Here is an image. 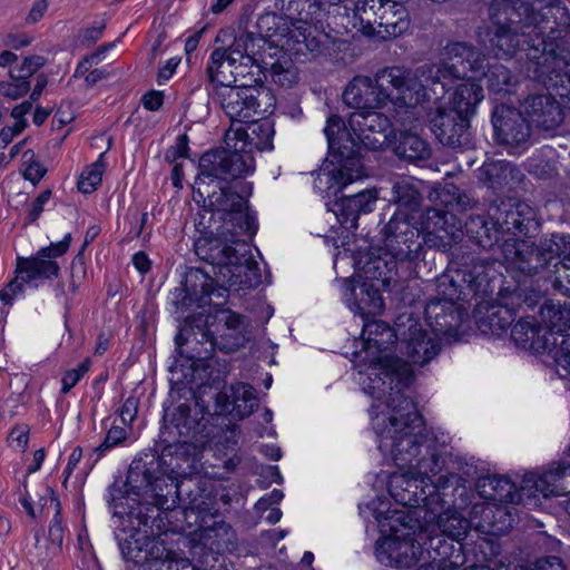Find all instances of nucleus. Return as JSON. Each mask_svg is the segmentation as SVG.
Wrapping results in <instances>:
<instances>
[{
	"label": "nucleus",
	"instance_id": "6e6552de",
	"mask_svg": "<svg viewBox=\"0 0 570 570\" xmlns=\"http://www.w3.org/2000/svg\"><path fill=\"white\" fill-rule=\"evenodd\" d=\"M487 57L476 48L464 42H453L444 47L441 53V62L430 67H421L412 70L419 73L420 80L426 86L429 82H441L445 87V80L484 73Z\"/></svg>",
	"mask_w": 570,
	"mask_h": 570
},
{
	"label": "nucleus",
	"instance_id": "f8f14e48",
	"mask_svg": "<svg viewBox=\"0 0 570 570\" xmlns=\"http://www.w3.org/2000/svg\"><path fill=\"white\" fill-rule=\"evenodd\" d=\"M476 490L480 497L488 502L473 505V520L480 514L489 527L494 524L493 518L495 512L500 514L504 513V510L498 507L499 504L524 503L522 485L517 490L515 485L505 476H482L478 480Z\"/></svg>",
	"mask_w": 570,
	"mask_h": 570
},
{
	"label": "nucleus",
	"instance_id": "5701e85b",
	"mask_svg": "<svg viewBox=\"0 0 570 570\" xmlns=\"http://www.w3.org/2000/svg\"><path fill=\"white\" fill-rule=\"evenodd\" d=\"M524 114L539 129H557L564 120L563 108L551 94L529 96L523 104Z\"/></svg>",
	"mask_w": 570,
	"mask_h": 570
},
{
	"label": "nucleus",
	"instance_id": "052dcab7",
	"mask_svg": "<svg viewBox=\"0 0 570 570\" xmlns=\"http://www.w3.org/2000/svg\"><path fill=\"white\" fill-rule=\"evenodd\" d=\"M51 197V190H43L31 204V207L28 213V218L30 222H35L39 218L43 210L45 204L49 202Z\"/></svg>",
	"mask_w": 570,
	"mask_h": 570
},
{
	"label": "nucleus",
	"instance_id": "473e14b6",
	"mask_svg": "<svg viewBox=\"0 0 570 570\" xmlns=\"http://www.w3.org/2000/svg\"><path fill=\"white\" fill-rule=\"evenodd\" d=\"M483 98V88L479 83L465 81L455 87L449 100V108L470 120Z\"/></svg>",
	"mask_w": 570,
	"mask_h": 570
},
{
	"label": "nucleus",
	"instance_id": "de8ad7c7",
	"mask_svg": "<svg viewBox=\"0 0 570 570\" xmlns=\"http://www.w3.org/2000/svg\"><path fill=\"white\" fill-rule=\"evenodd\" d=\"M513 167L503 160L483 164L480 168V179L491 187L501 186L512 175Z\"/></svg>",
	"mask_w": 570,
	"mask_h": 570
},
{
	"label": "nucleus",
	"instance_id": "cd10ccee",
	"mask_svg": "<svg viewBox=\"0 0 570 570\" xmlns=\"http://www.w3.org/2000/svg\"><path fill=\"white\" fill-rule=\"evenodd\" d=\"M237 57L229 47H219L213 50L207 65L209 80L220 86L222 89L234 87V75Z\"/></svg>",
	"mask_w": 570,
	"mask_h": 570
},
{
	"label": "nucleus",
	"instance_id": "b1692460",
	"mask_svg": "<svg viewBox=\"0 0 570 570\" xmlns=\"http://www.w3.org/2000/svg\"><path fill=\"white\" fill-rule=\"evenodd\" d=\"M216 404L219 413L233 414L238 419L247 417L257 405L255 390L245 383L225 386L217 393Z\"/></svg>",
	"mask_w": 570,
	"mask_h": 570
},
{
	"label": "nucleus",
	"instance_id": "09e8293b",
	"mask_svg": "<svg viewBox=\"0 0 570 570\" xmlns=\"http://www.w3.org/2000/svg\"><path fill=\"white\" fill-rule=\"evenodd\" d=\"M46 62L47 59L43 56H28L20 65L10 68L9 77L10 79L29 81L28 79L41 69Z\"/></svg>",
	"mask_w": 570,
	"mask_h": 570
},
{
	"label": "nucleus",
	"instance_id": "f257e3e1",
	"mask_svg": "<svg viewBox=\"0 0 570 570\" xmlns=\"http://www.w3.org/2000/svg\"><path fill=\"white\" fill-rule=\"evenodd\" d=\"M402 387L387 391V399L372 406L373 428L379 436V449L390 455L394 463L404 472L393 475L390 482V492L402 504L412 505L409 489L399 492L404 483L407 487L416 482L423 484L422 498L425 505H431L439 498L441 489L456 480V475H441L436 481L431 476L441 470L438 453V440L432 434H423V419L414 402L401 393Z\"/></svg>",
	"mask_w": 570,
	"mask_h": 570
},
{
	"label": "nucleus",
	"instance_id": "1a4fd4ad",
	"mask_svg": "<svg viewBox=\"0 0 570 570\" xmlns=\"http://www.w3.org/2000/svg\"><path fill=\"white\" fill-rule=\"evenodd\" d=\"M255 168L254 158L250 151L216 149L205 153L199 160V174L195 184L200 194L206 184V179L217 181H229L242 178Z\"/></svg>",
	"mask_w": 570,
	"mask_h": 570
},
{
	"label": "nucleus",
	"instance_id": "72a5a7b5",
	"mask_svg": "<svg viewBox=\"0 0 570 570\" xmlns=\"http://www.w3.org/2000/svg\"><path fill=\"white\" fill-rule=\"evenodd\" d=\"M540 315L548 327L544 334L549 341L567 336L566 333L570 332V304L548 302L541 307Z\"/></svg>",
	"mask_w": 570,
	"mask_h": 570
},
{
	"label": "nucleus",
	"instance_id": "f03ea898",
	"mask_svg": "<svg viewBox=\"0 0 570 570\" xmlns=\"http://www.w3.org/2000/svg\"><path fill=\"white\" fill-rule=\"evenodd\" d=\"M498 10L505 16V22L498 18L491 47L497 57H511L519 49L527 50V57L534 66L539 78L560 71L566 61L548 49V39H556L570 27V13L560 0H534L532 3L497 1Z\"/></svg>",
	"mask_w": 570,
	"mask_h": 570
},
{
	"label": "nucleus",
	"instance_id": "3c124183",
	"mask_svg": "<svg viewBox=\"0 0 570 570\" xmlns=\"http://www.w3.org/2000/svg\"><path fill=\"white\" fill-rule=\"evenodd\" d=\"M382 0H357L354 7V16L358 18L361 24L373 27L379 17Z\"/></svg>",
	"mask_w": 570,
	"mask_h": 570
},
{
	"label": "nucleus",
	"instance_id": "37998d69",
	"mask_svg": "<svg viewBox=\"0 0 570 570\" xmlns=\"http://www.w3.org/2000/svg\"><path fill=\"white\" fill-rule=\"evenodd\" d=\"M543 352L553 360L557 373L561 377L570 374V333L561 338L548 341V347Z\"/></svg>",
	"mask_w": 570,
	"mask_h": 570
},
{
	"label": "nucleus",
	"instance_id": "c756f323",
	"mask_svg": "<svg viewBox=\"0 0 570 570\" xmlns=\"http://www.w3.org/2000/svg\"><path fill=\"white\" fill-rule=\"evenodd\" d=\"M177 291L180 294L184 293L183 306H202L214 293V281L202 269H193L186 275L181 287Z\"/></svg>",
	"mask_w": 570,
	"mask_h": 570
},
{
	"label": "nucleus",
	"instance_id": "ddd939ff",
	"mask_svg": "<svg viewBox=\"0 0 570 570\" xmlns=\"http://www.w3.org/2000/svg\"><path fill=\"white\" fill-rule=\"evenodd\" d=\"M324 134L327 138L330 149L337 151L345 158L337 169L330 173L334 185L344 187L365 177L366 173L361 159L350 156L353 153L352 146L343 145L344 137H346V140L350 142L353 137L351 131H345V124L343 119L337 115L328 117Z\"/></svg>",
	"mask_w": 570,
	"mask_h": 570
},
{
	"label": "nucleus",
	"instance_id": "dca6fc26",
	"mask_svg": "<svg viewBox=\"0 0 570 570\" xmlns=\"http://www.w3.org/2000/svg\"><path fill=\"white\" fill-rule=\"evenodd\" d=\"M71 235L67 234L61 242L51 243L48 247L39 249L31 257H18L16 274L22 282L51 278L58 275L59 265L55 261L67 253Z\"/></svg>",
	"mask_w": 570,
	"mask_h": 570
},
{
	"label": "nucleus",
	"instance_id": "58836bf2",
	"mask_svg": "<svg viewBox=\"0 0 570 570\" xmlns=\"http://www.w3.org/2000/svg\"><path fill=\"white\" fill-rule=\"evenodd\" d=\"M537 248L543 253L541 263L547 259V264L541 269L551 265L552 261H556L554 264H558V266L570 263V236L552 235L549 239L542 240L540 247ZM537 264H540V262H537Z\"/></svg>",
	"mask_w": 570,
	"mask_h": 570
},
{
	"label": "nucleus",
	"instance_id": "49530a36",
	"mask_svg": "<svg viewBox=\"0 0 570 570\" xmlns=\"http://www.w3.org/2000/svg\"><path fill=\"white\" fill-rule=\"evenodd\" d=\"M268 59L267 70L269 71L271 78L275 83L283 87H292L298 80L297 68L288 59H277L272 61Z\"/></svg>",
	"mask_w": 570,
	"mask_h": 570
},
{
	"label": "nucleus",
	"instance_id": "39448f33",
	"mask_svg": "<svg viewBox=\"0 0 570 570\" xmlns=\"http://www.w3.org/2000/svg\"><path fill=\"white\" fill-rule=\"evenodd\" d=\"M426 99L419 73L402 67H386L374 79L355 76L342 94L343 102L354 109H380L391 102L397 108H415Z\"/></svg>",
	"mask_w": 570,
	"mask_h": 570
},
{
	"label": "nucleus",
	"instance_id": "ea45409f",
	"mask_svg": "<svg viewBox=\"0 0 570 570\" xmlns=\"http://www.w3.org/2000/svg\"><path fill=\"white\" fill-rule=\"evenodd\" d=\"M267 66L255 62L246 61L243 58L236 59L235 78L236 87H258L264 86L263 81L266 79Z\"/></svg>",
	"mask_w": 570,
	"mask_h": 570
},
{
	"label": "nucleus",
	"instance_id": "a18cd8bd",
	"mask_svg": "<svg viewBox=\"0 0 570 570\" xmlns=\"http://www.w3.org/2000/svg\"><path fill=\"white\" fill-rule=\"evenodd\" d=\"M248 144L259 151L273 149L274 127L268 120L255 122L245 132Z\"/></svg>",
	"mask_w": 570,
	"mask_h": 570
},
{
	"label": "nucleus",
	"instance_id": "79ce46f5",
	"mask_svg": "<svg viewBox=\"0 0 570 570\" xmlns=\"http://www.w3.org/2000/svg\"><path fill=\"white\" fill-rule=\"evenodd\" d=\"M46 492L47 494L40 500L42 501L40 512L53 513V519L49 527V540L51 544L60 548L63 540V528L60 518V503L53 495V492L50 488H47Z\"/></svg>",
	"mask_w": 570,
	"mask_h": 570
},
{
	"label": "nucleus",
	"instance_id": "c85d7f7f",
	"mask_svg": "<svg viewBox=\"0 0 570 570\" xmlns=\"http://www.w3.org/2000/svg\"><path fill=\"white\" fill-rule=\"evenodd\" d=\"M425 316L431 331L441 335L450 334L459 324L460 314L452 301H431L425 307Z\"/></svg>",
	"mask_w": 570,
	"mask_h": 570
},
{
	"label": "nucleus",
	"instance_id": "680f3d73",
	"mask_svg": "<svg viewBox=\"0 0 570 570\" xmlns=\"http://www.w3.org/2000/svg\"><path fill=\"white\" fill-rule=\"evenodd\" d=\"M24 128L26 124L22 121L14 122L13 126L3 127L0 131V148H6Z\"/></svg>",
	"mask_w": 570,
	"mask_h": 570
},
{
	"label": "nucleus",
	"instance_id": "9b49d317",
	"mask_svg": "<svg viewBox=\"0 0 570 570\" xmlns=\"http://www.w3.org/2000/svg\"><path fill=\"white\" fill-rule=\"evenodd\" d=\"M440 335L426 330L411 316L397 318V342L401 353L406 361L401 360L410 368V364L424 365L439 353L438 337Z\"/></svg>",
	"mask_w": 570,
	"mask_h": 570
},
{
	"label": "nucleus",
	"instance_id": "bf43d9fd",
	"mask_svg": "<svg viewBox=\"0 0 570 570\" xmlns=\"http://www.w3.org/2000/svg\"><path fill=\"white\" fill-rule=\"evenodd\" d=\"M23 283L21 281V277H18V274L16 275V278L13 281H11L6 287L0 293V299L4 303V304H11L14 296L17 294H20L22 293L23 291Z\"/></svg>",
	"mask_w": 570,
	"mask_h": 570
},
{
	"label": "nucleus",
	"instance_id": "864d4df0",
	"mask_svg": "<svg viewBox=\"0 0 570 570\" xmlns=\"http://www.w3.org/2000/svg\"><path fill=\"white\" fill-rule=\"evenodd\" d=\"M30 90V82L24 80L10 79L8 81H0V95L10 99L17 100L23 97Z\"/></svg>",
	"mask_w": 570,
	"mask_h": 570
},
{
	"label": "nucleus",
	"instance_id": "338daca9",
	"mask_svg": "<svg viewBox=\"0 0 570 570\" xmlns=\"http://www.w3.org/2000/svg\"><path fill=\"white\" fill-rule=\"evenodd\" d=\"M525 570H566L558 557H549L535 561Z\"/></svg>",
	"mask_w": 570,
	"mask_h": 570
},
{
	"label": "nucleus",
	"instance_id": "774afa93",
	"mask_svg": "<svg viewBox=\"0 0 570 570\" xmlns=\"http://www.w3.org/2000/svg\"><path fill=\"white\" fill-rule=\"evenodd\" d=\"M10 441L22 451L27 448L29 439V429L26 425L16 426L10 433Z\"/></svg>",
	"mask_w": 570,
	"mask_h": 570
},
{
	"label": "nucleus",
	"instance_id": "4d7b16f0",
	"mask_svg": "<svg viewBox=\"0 0 570 570\" xmlns=\"http://www.w3.org/2000/svg\"><path fill=\"white\" fill-rule=\"evenodd\" d=\"M89 370V361L86 360L75 370L66 372L62 377V393H68L83 376V374Z\"/></svg>",
	"mask_w": 570,
	"mask_h": 570
},
{
	"label": "nucleus",
	"instance_id": "423d86ee",
	"mask_svg": "<svg viewBox=\"0 0 570 570\" xmlns=\"http://www.w3.org/2000/svg\"><path fill=\"white\" fill-rule=\"evenodd\" d=\"M223 230L213 237H200L195 244L196 254L213 265L216 281L229 288H250L261 282L257 264L252 259L246 243L235 234L225 237Z\"/></svg>",
	"mask_w": 570,
	"mask_h": 570
},
{
	"label": "nucleus",
	"instance_id": "0e129e2a",
	"mask_svg": "<svg viewBox=\"0 0 570 570\" xmlns=\"http://www.w3.org/2000/svg\"><path fill=\"white\" fill-rule=\"evenodd\" d=\"M171 422L177 428H185L189 423L190 407L186 403L177 405L171 412Z\"/></svg>",
	"mask_w": 570,
	"mask_h": 570
},
{
	"label": "nucleus",
	"instance_id": "20e7f679",
	"mask_svg": "<svg viewBox=\"0 0 570 570\" xmlns=\"http://www.w3.org/2000/svg\"><path fill=\"white\" fill-rule=\"evenodd\" d=\"M416 217L402 210L394 213L383 229L386 254L397 261L411 259L421 248L420 234L428 246L442 250L462 237L461 226H456L454 216L444 210L430 208L420 223Z\"/></svg>",
	"mask_w": 570,
	"mask_h": 570
},
{
	"label": "nucleus",
	"instance_id": "6e6d98bb",
	"mask_svg": "<svg viewBox=\"0 0 570 570\" xmlns=\"http://www.w3.org/2000/svg\"><path fill=\"white\" fill-rule=\"evenodd\" d=\"M127 438V432L120 426L109 429L104 442L95 449V452L102 453L118 444Z\"/></svg>",
	"mask_w": 570,
	"mask_h": 570
},
{
	"label": "nucleus",
	"instance_id": "6ab92c4d",
	"mask_svg": "<svg viewBox=\"0 0 570 570\" xmlns=\"http://www.w3.org/2000/svg\"><path fill=\"white\" fill-rule=\"evenodd\" d=\"M489 216L492 218V226L498 227L503 237L514 236L528 232L534 219V210L525 202L504 199L490 207Z\"/></svg>",
	"mask_w": 570,
	"mask_h": 570
},
{
	"label": "nucleus",
	"instance_id": "a211bd4d",
	"mask_svg": "<svg viewBox=\"0 0 570 570\" xmlns=\"http://www.w3.org/2000/svg\"><path fill=\"white\" fill-rule=\"evenodd\" d=\"M501 240L502 244L495 246L500 254L494 256V261H500L507 266V269L532 275L547 264V259L544 263L537 264V262H541L543 253L539 252L531 243L510 236H504Z\"/></svg>",
	"mask_w": 570,
	"mask_h": 570
},
{
	"label": "nucleus",
	"instance_id": "aec40b11",
	"mask_svg": "<svg viewBox=\"0 0 570 570\" xmlns=\"http://www.w3.org/2000/svg\"><path fill=\"white\" fill-rule=\"evenodd\" d=\"M430 124L442 145L458 148L469 144L470 120L451 108L438 107L430 114Z\"/></svg>",
	"mask_w": 570,
	"mask_h": 570
},
{
	"label": "nucleus",
	"instance_id": "e433bc0d",
	"mask_svg": "<svg viewBox=\"0 0 570 570\" xmlns=\"http://www.w3.org/2000/svg\"><path fill=\"white\" fill-rule=\"evenodd\" d=\"M492 218L484 216L471 217L465 223L466 234L484 249L495 250V246L503 239L498 227L492 226Z\"/></svg>",
	"mask_w": 570,
	"mask_h": 570
},
{
	"label": "nucleus",
	"instance_id": "69168bd1",
	"mask_svg": "<svg viewBox=\"0 0 570 570\" xmlns=\"http://www.w3.org/2000/svg\"><path fill=\"white\" fill-rule=\"evenodd\" d=\"M188 138L186 135L178 136L176 145L167 151L166 158L175 161L177 158L187 157Z\"/></svg>",
	"mask_w": 570,
	"mask_h": 570
},
{
	"label": "nucleus",
	"instance_id": "a878e982",
	"mask_svg": "<svg viewBox=\"0 0 570 570\" xmlns=\"http://www.w3.org/2000/svg\"><path fill=\"white\" fill-rule=\"evenodd\" d=\"M228 47L237 59L243 58L246 61H255L265 66H268V59L276 57V49L268 46L263 35L250 31L238 33Z\"/></svg>",
	"mask_w": 570,
	"mask_h": 570
},
{
	"label": "nucleus",
	"instance_id": "4468645a",
	"mask_svg": "<svg viewBox=\"0 0 570 570\" xmlns=\"http://www.w3.org/2000/svg\"><path fill=\"white\" fill-rule=\"evenodd\" d=\"M348 129L353 135L351 138L352 147L361 144L371 150L387 146L393 134L391 119L383 112L375 110L352 112L348 117Z\"/></svg>",
	"mask_w": 570,
	"mask_h": 570
},
{
	"label": "nucleus",
	"instance_id": "393cba45",
	"mask_svg": "<svg viewBox=\"0 0 570 570\" xmlns=\"http://www.w3.org/2000/svg\"><path fill=\"white\" fill-rule=\"evenodd\" d=\"M220 189L219 195L215 198V200L210 199V204L215 206V209L218 213H223L227 215L229 218L227 222L224 223V225L218 230L217 235H219L223 230L225 232V237H230L232 234H235L237 236L236 232H232L229 229V224L235 225V222L239 229H243V223L247 224V214L245 212L246 209V200L243 196H240L237 193H234L229 189L224 188L223 186H218ZM207 193V196L212 198L210 191L205 190Z\"/></svg>",
	"mask_w": 570,
	"mask_h": 570
},
{
	"label": "nucleus",
	"instance_id": "412c9836",
	"mask_svg": "<svg viewBox=\"0 0 570 570\" xmlns=\"http://www.w3.org/2000/svg\"><path fill=\"white\" fill-rule=\"evenodd\" d=\"M244 318L229 311L222 309L214 316L209 325L210 343L226 353L238 350L246 341Z\"/></svg>",
	"mask_w": 570,
	"mask_h": 570
},
{
	"label": "nucleus",
	"instance_id": "7ed1b4c3",
	"mask_svg": "<svg viewBox=\"0 0 570 570\" xmlns=\"http://www.w3.org/2000/svg\"><path fill=\"white\" fill-rule=\"evenodd\" d=\"M361 338L362 350L354 353V363L367 394L380 401L387 391L409 384L412 370L401 358L385 354L397 341V322L392 328L383 321L364 320Z\"/></svg>",
	"mask_w": 570,
	"mask_h": 570
},
{
	"label": "nucleus",
	"instance_id": "e2e57ef3",
	"mask_svg": "<svg viewBox=\"0 0 570 570\" xmlns=\"http://www.w3.org/2000/svg\"><path fill=\"white\" fill-rule=\"evenodd\" d=\"M556 267V273L558 274L554 285L560 286L564 289V293L570 296V263H563V266H558V264H553Z\"/></svg>",
	"mask_w": 570,
	"mask_h": 570
},
{
	"label": "nucleus",
	"instance_id": "8fccbe9b",
	"mask_svg": "<svg viewBox=\"0 0 570 570\" xmlns=\"http://www.w3.org/2000/svg\"><path fill=\"white\" fill-rule=\"evenodd\" d=\"M361 295L357 308L363 321L366 320L365 314H376L382 311L383 298L377 289L363 285L361 287Z\"/></svg>",
	"mask_w": 570,
	"mask_h": 570
},
{
	"label": "nucleus",
	"instance_id": "5fc2aeb1",
	"mask_svg": "<svg viewBox=\"0 0 570 570\" xmlns=\"http://www.w3.org/2000/svg\"><path fill=\"white\" fill-rule=\"evenodd\" d=\"M22 158L24 165V178L37 184L43 177L46 168L33 159L35 155L31 150L24 151Z\"/></svg>",
	"mask_w": 570,
	"mask_h": 570
},
{
	"label": "nucleus",
	"instance_id": "4c0bfd02",
	"mask_svg": "<svg viewBox=\"0 0 570 570\" xmlns=\"http://www.w3.org/2000/svg\"><path fill=\"white\" fill-rule=\"evenodd\" d=\"M394 151L397 157L409 161L424 160L431 156L429 142L413 131L400 132Z\"/></svg>",
	"mask_w": 570,
	"mask_h": 570
},
{
	"label": "nucleus",
	"instance_id": "2eb2a0df",
	"mask_svg": "<svg viewBox=\"0 0 570 570\" xmlns=\"http://www.w3.org/2000/svg\"><path fill=\"white\" fill-rule=\"evenodd\" d=\"M570 492V464H552L542 474L529 472L522 480L524 504H535L538 494L543 498L558 497Z\"/></svg>",
	"mask_w": 570,
	"mask_h": 570
},
{
	"label": "nucleus",
	"instance_id": "c9c22d12",
	"mask_svg": "<svg viewBox=\"0 0 570 570\" xmlns=\"http://www.w3.org/2000/svg\"><path fill=\"white\" fill-rule=\"evenodd\" d=\"M474 524L478 529H485L489 527L483 522H470L458 511L448 509L440 513L436 518L435 525L439 529L441 535L448 537L452 540L460 541L465 538L471 524Z\"/></svg>",
	"mask_w": 570,
	"mask_h": 570
},
{
	"label": "nucleus",
	"instance_id": "603ef678",
	"mask_svg": "<svg viewBox=\"0 0 570 570\" xmlns=\"http://www.w3.org/2000/svg\"><path fill=\"white\" fill-rule=\"evenodd\" d=\"M492 265L493 263L488 258L475 262L469 269V282L475 287H480L483 283L491 279L492 275L490 272L492 269Z\"/></svg>",
	"mask_w": 570,
	"mask_h": 570
},
{
	"label": "nucleus",
	"instance_id": "7c9ffc66",
	"mask_svg": "<svg viewBox=\"0 0 570 570\" xmlns=\"http://www.w3.org/2000/svg\"><path fill=\"white\" fill-rule=\"evenodd\" d=\"M375 24L383 28L381 32L386 36L399 37L410 27L409 12L404 4L397 3L395 0H382Z\"/></svg>",
	"mask_w": 570,
	"mask_h": 570
},
{
	"label": "nucleus",
	"instance_id": "f704fd0d",
	"mask_svg": "<svg viewBox=\"0 0 570 570\" xmlns=\"http://www.w3.org/2000/svg\"><path fill=\"white\" fill-rule=\"evenodd\" d=\"M541 331L534 318L527 317L512 327L511 337L522 348L541 353L548 347L549 341L547 334H541Z\"/></svg>",
	"mask_w": 570,
	"mask_h": 570
},
{
	"label": "nucleus",
	"instance_id": "13d9d810",
	"mask_svg": "<svg viewBox=\"0 0 570 570\" xmlns=\"http://www.w3.org/2000/svg\"><path fill=\"white\" fill-rule=\"evenodd\" d=\"M48 7H49V3L47 0H36L32 3L28 14L26 16V19H24L26 23L27 24H36L37 22H39L43 18L45 13L47 12Z\"/></svg>",
	"mask_w": 570,
	"mask_h": 570
},
{
	"label": "nucleus",
	"instance_id": "2f4dec72",
	"mask_svg": "<svg viewBox=\"0 0 570 570\" xmlns=\"http://www.w3.org/2000/svg\"><path fill=\"white\" fill-rule=\"evenodd\" d=\"M420 184L413 177H400L394 181L392 202L397 205L396 210L419 216L422 203Z\"/></svg>",
	"mask_w": 570,
	"mask_h": 570
},
{
	"label": "nucleus",
	"instance_id": "9d476101",
	"mask_svg": "<svg viewBox=\"0 0 570 570\" xmlns=\"http://www.w3.org/2000/svg\"><path fill=\"white\" fill-rule=\"evenodd\" d=\"M220 105L232 120L247 122L264 117L275 108V97L269 88L229 87L218 92Z\"/></svg>",
	"mask_w": 570,
	"mask_h": 570
},
{
	"label": "nucleus",
	"instance_id": "4be33fe9",
	"mask_svg": "<svg viewBox=\"0 0 570 570\" xmlns=\"http://www.w3.org/2000/svg\"><path fill=\"white\" fill-rule=\"evenodd\" d=\"M493 127L500 144L511 148L523 146L530 138V126L522 114L509 106H498L493 114Z\"/></svg>",
	"mask_w": 570,
	"mask_h": 570
},
{
	"label": "nucleus",
	"instance_id": "bb28decb",
	"mask_svg": "<svg viewBox=\"0 0 570 570\" xmlns=\"http://www.w3.org/2000/svg\"><path fill=\"white\" fill-rule=\"evenodd\" d=\"M376 200V189L363 190L352 196L342 197L336 203L337 218L346 228H356L360 215L371 213Z\"/></svg>",
	"mask_w": 570,
	"mask_h": 570
},
{
	"label": "nucleus",
	"instance_id": "c03bdc74",
	"mask_svg": "<svg viewBox=\"0 0 570 570\" xmlns=\"http://www.w3.org/2000/svg\"><path fill=\"white\" fill-rule=\"evenodd\" d=\"M487 78L489 89L494 94H511L518 85V77L501 63L492 65Z\"/></svg>",
	"mask_w": 570,
	"mask_h": 570
},
{
	"label": "nucleus",
	"instance_id": "a19ab883",
	"mask_svg": "<svg viewBox=\"0 0 570 570\" xmlns=\"http://www.w3.org/2000/svg\"><path fill=\"white\" fill-rule=\"evenodd\" d=\"M97 140H100L102 142L107 144V148L105 151H102L99 156V158L88 166L81 174L79 181H78V189L83 194L92 193L97 189V187L101 184L102 175L106 169V164L104 163V156L106 151L111 146V138L100 136L97 137Z\"/></svg>",
	"mask_w": 570,
	"mask_h": 570
},
{
	"label": "nucleus",
	"instance_id": "0eeeda50",
	"mask_svg": "<svg viewBox=\"0 0 570 570\" xmlns=\"http://www.w3.org/2000/svg\"><path fill=\"white\" fill-rule=\"evenodd\" d=\"M441 535L426 530L394 532L376 542L375 554L381 564L410 568L421 562L417 570H439L440 559L448 554Z\"/></svg>",
	"mask_w": 570,
	"mask_h": 570
},
{
	"label": "nucleus",
	"instance_id": "f3484780",
	"mask_svg": "<svg viewBox=\"0 0 570 570\" xmlns=\"http://www.w3.org/2000/svg\"><path fill=\"white\" fill-rule=\"evenodd\" d=\"M257 29L268 46L276 49V56L285 50H295L297 45L306 40V29L275 13L262 14L257 20Z\"/></svg>",
	"mask_w": 570,
	"mask_h": 570
}]
</instances>
